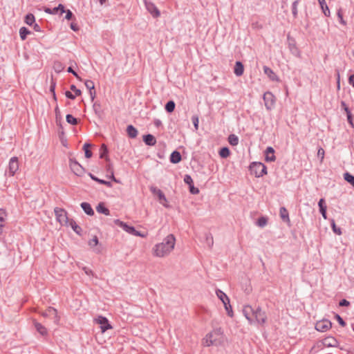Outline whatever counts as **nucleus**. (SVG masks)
<instances>
[{"label":"nucleus","instance_id":"f257e3e1","mask_svg":"<svg viewBox=\"0 0 354 354\" xmlns=\"http://www.w3.org/2000/svg\"><path fill=\"white\" fill-rule=\"evenodd\" d=\"M175 244V236L173 234H169L161 243H157L153 247L152 254L159 258L165 257L173 251Z\"/></svg>","mask_w":354,"mask_h":354},{"label":"nucleus","instance_id":"f03ea898","mask_svg":"<svg viewBox=\"0 0 354 354\" xmlns=\"http://www.w3.org/2000/svg\"><path fill=\"white\" fill-rule=\"evenodd\" d=\"M243 313L250 324L263 325L266 322V313L259 307L254 308L249 305L245 306Z\"/></svg>","mask_w":354,"mask_h":354},{"label":"nucleus","instance_id":"7ed1b4c3","mask_svg":"<svg viewBox=\"0 0 354 354\" xmlns=\"http://www.w3.org/2000/svg\"><path fill=\"white\" fill-rule=\"evenodd\" d=\"M226 342V337L221 328H217L207 334L202 339V345L205 347L222 346Z\"/></svg>","mask_w":354,"mask_h":354},{"label":"nucleus","instance_id":"20e7f679","mask_svg":"<svg viewBox=\"0 0 354 354\" xmlns=\"http://www.w3.org/2000/svg\"><path fill=\"white\" fill-rule=\"evenodd\" d=\"M250 170L257 177H261L267 174L266 167L261 162H253L250 165Z\"/></svg>","mask_w":354,"mask_h":354},{"label":"nucleus","instance_id":"39448f33","mask_svg":"<svg viewBox=\"0 0 354 354\" xmlns=\"http://www.w3.org/2000/svg\"><path fill=\"white\" fill-rule=\"evenodd\" d=\"M54 211L57 221L62 225H68L70 220L67 216L66 212L58 207H56Z\"/></svg>","mask_w":354,"mask_h":354},{"label":"nucleus","instance_id":"423d86ee","mask_svg":"<svg viewBox=\"0 0 354 354\" xmlns=\"http://www.w3.org/2000/svg\"><path fill=\"white\" fill-rule=\"evenodd\" d=\"M94 322L100 325L102 333H105L107 330L113 328L107 318L103 316H98L95 318Z\"/></svg>","mask_w":354,"mask_h":354},{"label":"nucleus","instance_id":"0eeeda50","mask_svg":"<svg viewBox=\"0 0 354 354\" xmlns=\"http://www.w3.org/2000/svg\"><path fill=\"white\" fill-rule=\"evenodd\" d=\"M114 223L116 225L121 227L124 231H126L129 234L138 236H143V235H142L139 232L136 230V229L133 227L128 225L126 223H124L120 220H115Z\"/></svg>","mask_w":354,"mask_h":354},{"label":"nucleus","instance_id":"6e6552de","mask_svg":"<svg viewBox=\"0 0 354 354\" xmlns=\"http://www.w3.org/2000/svg\"><path fill=\"white\" fill-rule=\"evenodd\" d=\"M265 106L268 110H271L275 104V97L270 92H266L263 95Z\"/></svg>","mask_w":354,"mask_h":354},{"label":"nucleus","instance_id":"1a4fd4ad","mask_svg":"<svg viewBox=\"0 0 354 354\" xmlns=\"http://www.w3.org/2000/svg\"><path fill=\"white\" fill-rule=\"evenodd\" d=\"M19 160L17 157H12L10 158L8 164V173L10 176H13L16 172L19 170Z\"/></svg>","mask_w":354,"mask_h":354},{"label":"nucleus","instance_id":"9d476101","mask_svg":"<svg viewBox=\"0 0 354 354\" xmlns=\"http://www.w3.org/2000/svg\"><path fill=\"white\" fill-rule=\"evenodd\" d=\"M150 190L152 192V194L155 196H156L159 200V202L164 206L167 207V198L163 194V192L158 188L156 187H151Z\"/></svg>","mask_w":354,"mask_h":354},{"label":"nucleus","instance_id":"9b49d317","mask_svg":"<svg viewBox=\"0 0 354 354\" xmlns=\"http://www.w3.org/2000/svg\"><path fill=\"white\" fill-rule=\"evenodd\" d=\"M331 322L327 319H323L316 323L315 328L318 331L325 332L331 328Z\"/></svg>","mask_w":354,"mask_h":354},{"label":"nucleus","instance_id":"f8f14e48","mask_svg":"<svg viewBox=\"0 0 354 354\" xmlns=\"http://www.w3.org/2000/svg\"><path fill=\"white\" fill-rule=\"evenodd\" d=\"M70 167L72 171L77 176H82L84 172V168L75 160H70Z\"/></svg>","mask_w":354,"mask_h":354},{"label":"nucleus","instance_id":"ddd939ff","mask_svg":"<svg viewBox=\"0 0 354 354\" xmlns=\"http://www.w3.org/2000/svg\"><path fill=\"white\" fill-rule=\"evenodd\" d=\"M41 315L44 317H50L52 318L55 322L57 323L59 321V318L57 316V313L56 309L54 308L50 307L47 308L45 311L41 313Z\"/></svg>","mask_w":354,"mask_h":354},{"label":"nucleus","instance_id":"4468645a","mask_svg":"<svg viewBox=\"0 0 354 354\" xmlns=\"http://www.w3.org/2000/svg\"><path fill=\"white\" fill-rule=\"evenodd\" d=\"M263 71L270 80L274 81V82L279 81L278 76L270 68L265 66H263Z\"/></svg>","mask_w":354,"mask_h":354},{"label":"nucleus","instance_id":"2eb2a0df","mask_svg":"<svg viewBox=\"0 0 354 354\" xmlns=\"http://www.w3.org/2000/svg\"><path fill=\"white\" fill-rule=\"evenodd\" d=\"M147 10L152 15L153 17H158L160 15V11L157 7L152 3H146Z\"/></svg>","mask_w":354,"mask_h":354},{"label":"nucleus","instance_id":"dca6fc26","mask_svg":"<svg viewBox=\"0 0 354 354\" xmlns=\"http://www.w3.org/2000/svg\"><path fill=\"white\" fill-rule=\"evenodd\" d=\"M266 160L268 162L274 161L276 158L274 156V150L272 147H269L266 150Z\"/></svg>","mask_w":354,"mask_h":354},{"label":"nucleus","instance_id":"f3484780","mask_svg":"<svg viewBox=\"0 0 354 354\" xmlns=\"http://www.w3.org/2000/svg\"><path fill=\"white\" fill-rule=\"evenodd\" d=\"M216 296L219 298V299L223 302V305H229L230 303V299L226 295L225 293H224L221 290H217L216 291Z\"/></svg>","mask_w":354,"mask_h":354},{"label":"nucleus","instance_id":"a211bd4d","mask_svg":"<svg viewBox=\"0 0 354 354\" xmlns=\"http://www.w3.org/2000/svg\"><path fill=\"white\" fill-rule=\"evenodd\" d=\"M86 87L90 91V95L92 100L95 97V85L93 81L86 80L84 82Z\"/></svg>","mask_w":354,"mask_h":354},{"label":"nucleus","instance_id":"6ab92c4d","mask_svg":"<svg viewBox=\"0 0 354 354\" xmlns=\"http://www.w3.org/2000/svg\"><path fill=\"white\" fill-rule=\"evenodd\" d=\"M323 344L327 347H334L337 346V340L333 337H327L324 339Z\"/></svg>","mask_w":354,"mask_h":354},{"label":"nucleus","instance_id":"aec40b11","mask_svg":"<svg viewBox=\"0 0 354 354\" xmlns=\"http://www.w3.org/2000/svg\"><path fill=\"white\" fill-rule=\"evenodd\" d=\"M234 72L237 76H241L243 74L244 67L241 62H236Z\"/></svg>","mask_w":354,"mask_h":354},{"label":"nucleus","instance_id":"412c9836","mask_svg":"<svg viewBox=\"0 0 354 354\" xmlns=\"http://www.w3.org/2000/svg\"><path fill=\"white\" fill-rule=\"evenodd\" d=\"M320 212L324 219L327 218L326 216V205H325L324 199L321 198L318 203Z\"/></svg>","mask_w":354,"mask_h":354},{"label":"nucleus","instance_id":"4be33fe9","mask_svg":"<svg viewBox=\"0 0 354 354\" xmlns=\"http://www.w3.org/2000/svg\"><path fill=\"white\" fill-rule=\"evenodd\" d=\"M144 142L146 145L149 146H153L156 143L155 137L151 134H148L144 137Z\"/></svg>","mask_w":354,"mask_h":354},{"label":"nucleus","instance_id":"5701e85b","mask_svg":"<svg viewBox=\"0 0 354 354\" xmlns=\"http://www.w3.org/2000/svg\"><path fill=\"white\" fill-rule=\"evenodd\" d=\"M82 208L84 209L86 214L88 215L92 216L94 214V212L91 206V205L88 203H82L81 204Z\"/></svg>","mask_w":354,"mask_h":354},{"label":"nucleus","instance_id":"b1692460","mask_svg":"<svg viewBox=\"0 0 354 354\" xmlns=\"http://www.w3.org/2000/svg\"><path fill=\"white\" fill-rule=\"evenodd\" d=\"M96 210L97 212L104 214L105 215H109V210L104 206L103 203H100L96 207Z\"/></svg>","mask_w":354,"mask_h":354},{"label":"nucleus","instance_id":"393cba45","mask_svg":"<svg viewBox=\"0 0 354 354\" xmlns=\"http://www.w3.org/2000/svg\"><path fill=\"white\" fill-rule=\"evenodd\" d=\"M35 327L38 333H39L41 335H46L48 332L46 328L42 326L41 324L35 322L34 323Z\"/></svg>","mask_w":354,"mask_h":354},{"label":"nucleus","instance_id":"a878e982","mask_svg":"<svg viewBox=\"0 0 354 354\" xmlns=\"http://www.w3.org/2000/svg\"><path fill=\"white\" fill-rule=\"evenodd\" d=\"M318 1H319V5L321 6V8H322L324 14L326 16H329L330 10H329L328 7L326 3V1L325 0H318Z\"/></svg>","mask_w":354,"mask_h":354},{"label":"nucleus","instance_id":"bb28decb","mask_svg":"<svg viewBox=\"0 0 354 354\" xmlns=\"http://www.w3.org/2000/svg\"><path fill=\"white\" fill-rule=\"evenodd\" d=\"M181 160V156L179 152L174 151L171 154L170 161L173 163H178Z\"/></svg>","mask_w":354,"mask_h":354},{"label":"nucleus","instance_id":"cd10ccee","mask_svg":"<svg viewBox=\"0 0 354 354\" xmlns=\"http://www.w3.org/2000/svg\"><path fill=\"white\" fill-rule=\"evenodd\" d=\"M279 213H280L281 218L283 221H285L286 222H290L288 212L287 209L285 207H281Z\"/></svg>","mask_w":354,"mask_h":354},{"label":"nucleus","instance_id":"c85d7f7f","mask_svg":"<svg viewBox=\"0 0 354 354\" xmlns=\"http://www.w3.org/2000/svg\"><path fill=\"white\" fill-rule=\"evenodd\" d=\"M127 133L129 135V137L131 138H136L138 135V131L137 129L133 127L132 125H129L127 127Z\"/></svg>","mask_w":354,"mask_h":354},{"label":"nucleus","instance_id":"c756f323","mask_svg":"<svg viewBox=\"0 0 354 354\" xmlns=\"http://www.w3.org/2000/svg\"><path fill=\"white\" fill-rule=\"evenodd\" d=\"M8 213L4 209H0V224L5 225L7 220Z\"/></svg>","mask_w":354,"mask_h":354},{"label":"nucleus","instance_id":"7c9ffc66","mask_svg":"<svg viewBox=\"0 0 354 354\" xmlns=\"http://www.w3.org/2000/svg\"><path fill=\"white\" fill-rule=\"evenodd\" d=\"M90 177L95 181L96 182H98L100 184H102V185H105L109 187H111L112 186L111 183L110 182H108V181H106V180H101V179H99L97 178V177L94 176L93 174H89Z\"/></svg>","mask_w":354,"mask_h":354},{"label":"nucleus","instance_id":"2f4dec72","mask_svg":"<svg viewBox=\"0 0 354 354\" xmlns=\"http://www.w3.org/2000/svg\"><path fill=\"white\" fill-rule=\"evenodd\" d=\"M30 32L25 27H22L19 30L20 37L22 40H25L27 35H29Z\"/></svg>","mask_w":354,"mask_h":354},{"label":"nucleus","instance_id":"473e14b6","mask_svg":"<svg viewBox=\"0 0 354 354\" xmlns=\"http://www.w3.org/2000/svg\"><path fill=\"white\" fill-rule=\"evenodd\" d=\"M228 141L230 145H232L233 146H236L239 143V138L236 135L231 134V135H230V136L228 138Z\"/></svg>","mask_w":354,"mask_h":354},{"label":"nucleus","instance_id":"72a5a7b5","mask_svg":"<svg viewBox=\"0 0 354 354\" xmlns=\"http://www.w3.org/2000/svg\"><path fill=\"white\" fill-rule=\"evenodd\" d=\"M68 225L71 226L76 233L80 234L81 228L76 224L74 221H69Z\"/></svg>","mask_w":354,"mask_h":354},{"label":"nucleus","instance_id":"f704fd0d","mask_svg":"<svg viewBox=\"0 0 354 354\" xmlns=\"http://www.w3.org/2000/svg\"><path fill=\"white\" fill-rule=\"evenodd\" d=\"M175 103L174 101H169L165 105V109L167 112L171 113L175 109Z\"/></svg>","mask_w":354,"mask_h":354},{"label":"nucleus","instance_id":"c9c22d12","mask_svg":"<svg viewBox=\"0 0 354 354\" xmlns=\"http://www.w3.org/2000/svg\"><path fill=\"white\" fill-rule=\"evenodd\" d=\"M230 154V151L228 148L223 147L219 151V155L222 158H227Z\"/></svg>","mask_w":354,"mask_h":354},{"label":"nucleus","instance_id":"e433bc0d","mask_svg":"<svg viewBox=\"0 0 354 354\" xmlns=\"http://www.w3.org/2000/svg\"><path fill=\"white\" fill-rule=\"evenodd\" d=\"M344 180L354 187V176L348 173L344 175Z\"/></svg>","mask_w":354,"mask_h":354},{"label":"nucleus","instance_id":"4c0bfd02","mask_svg":"<svg viewBox=\"0 0 354 354\" xmlns=\"http://www.w3.org/2000/svg\"><path fill=\"white\" fill-rule=\"evenodd\" d=\"M68 123L75 125L77 124V120L73 115L68 114L66 117Z\"/></svg>","mask_w":354,"mask_h":354},{"label":"nucleus","instance_id":"58836bf2","mask_svg":"<svg viewBox=\"0 0 354 354\" xmlns=\"http://www.w3.org/2000/svg\"><path fill=\"white\" fill-rule=\"evenodd\" d=\"M91 147L89 144H84V150L85 152V156L87 158H90L92 156V152L88 149V148Z\"/></svg>","mask_w":354,"mask_h":354},{"label":"nucleus","instance_id":"ea45409f","mask_svg":"<svg viewBox=\"0 0 354 354\" xmlns=\"http://www.w3.org/2000/svg\"><path fill=\"white\" fill-rule=\"evenodd\" d=\"M25 22L28 25H32L35 22V17L32 14H28L26 15L25 19Z\"/></svg>","mask_w":354,"mask_h":354},{"label":"nucleus","instance_id":"a19ab883","mask_svg":"<svg viewBox=\"0 0 354 354\" xmlns=\"http://www.w3.org/2000/svg\"><path fill=\"white\" fill-rule=\"evenodd\" d=\"M331 226H332V229H333V231L334 232V233H335L336 234H338V235L342 234L341 229L336 226L334 220L331 221Z\"/></svg>","mask_w":354,"mask_h":354},{"label":"nucleus","instance_id":"79ce46f5","mask_svg":"<svg viewBox=\"0 0 354 354\" xmlns=\"http://www.w3.org/2000/svg\"><path fill=\"white\" fill-rule=\"evenodd\" d=\"M257 223L259 226L263 227L267 223V218L265 217H261L258 219Z\"/></svg>","mask_w":354,"mask_h":354},{"label":"nucleus","instance_id":"37998d69","mask_svg":"<svg viewBox=\"0 0 354 354\" xmlns=\"http://www.w3.org/2000/svg\"><path fill=\"white\" fill-rule=\"evenodd\" d=\"M224 307L227 315L231 317H233V311L230 304L229 303V305H224Z\"/></svg>","mask_w":354,"mask_h":354},{"label":"nucleus","instance_id":"c03bdc74","mask_svg":"<svg viewBox=\"0 0 354 354\" xmlns=\"http://www.w3.org/2000/svg\"><path fill=\"white\" fill-rule=\"evenodd\" d=\"M194 128L196 130L198 129V118L196 115H194L192 118Z\"/></svg>","mask_w":354,"mask_h":354},{"label":"nucleus","instance_id":"a18cd8bd","mask_svg":"<svg viewBox=\"0 0 354 354\" xmlns=\"http://www.w3.org/2000/svg\"><path fill=\"white\" fill-rule=\"evenodd\" d=\"M184 181L185 183H187L189 186L193 185V180L189 175H185V176L184 178Z\"/></svg>","mask_w":354,"mask_h":354},{"label":"nucleus","instance_id":"49530a36","mask_svg":"<svg viewBox=\"0 0 354 354\" xmlns=\"http://www.w3.org/2000/svg\"><path fill=\"white\" fill-rule=\"evenodd\" d=\"M88 244L91 247L96 246L98 244V239L97 236H94L91 240H90Z\"/></svg>","mask_w":354,"mask_h":354},{"label":"nucleus","instance_id":"de8ad7c7","mask_svg":"<svg viewBox=\"0 0 354 354\" xmlns=\"http://www.w3.org/2000/svg\"><path fill=\"white\" fill-rule=\"evenodd\" d=\"M324 150L322 148H319L317 151V156L320 158L321 162L323 161L324 158Z\"/></svg>","mask_w":354,"mask_h":354},{"label":"nucleus","instance_id":"09e8293b","mask_svg":"<svg viewBox=\"0 0 354 354\" xmlns=\"http://www.w3.org/2000/svg\"><path fill=\"white\" fill-rule=\"evenodd\" d=\"M71 89L74 91L75 95L79 96L81 95V91L77 89L75 85H71Z\"/></svg>","mask_w":354,"mask_h":354},{"label":"nucleus","instance_id":"8fccbe9b","mask_svg":"<svg viewBox=\"0 0 354 354\" xmlns=\"http://www.w3.org/2000/svg\"><path fill=\"white\" fill-rule=\"evenodd\" d=\"M346 115H347V120H348V122H349V124L353 127H354V124L353 123V120H352V115H351V112L349 111L348 113H346Z\"/></svg>","mask_w":354,"mask_h":354},{"label":"nucleus","instance_id":"3c124183","mask_svg":"<svg viewBox=\"0 0 354 354\" xmlns=\"http://www.w3.org/2000/svg\"><path fill=\"white\" fill-rule=\"evenodd\" d=\"M190 187V192L194 194H198L199 190L198 188H195L193 185L189 186Z\"/></svg>","mask_w":354,"mask_h":354},{"label":"nucleus","instance_id":"603ef678","mask_svg":"<svg viewBox=\"0 0 354 354\" xmlns=\"http://www.w3.org/2000/svg\"><path fill=\"white\" fill-rule=\"evenodd\" d=\"M336 318L341 326H344L346 325V323L339 315H337Z\"/></svg>","mask_w":354,"mask_h":354},{"label":"nucleus","instance_id":"864d4df0","mask_svg":"<svg viewBox=\"0 0 354 354\" xmlns=\"http://www.w3.org/2000/svg\"><path fill=\"white\" fill-rule=\"evenodd\" d=\"M337 16H338V17H339V21H340V23H341L342 24H343V25H346V21L344 20V19H343V16H342V12H341L340 11H339V12H337Z\"/></svg>","mask_w":354,"mask_h":354},{"label":"nucleus","instance_id":"5fc2aeb1","mask_svg":"<svg viewBox=\"0 0 354 354\" xmlns=\"http://www.w3.org/2000/svg\"><path fill=\"white\" fill-rule=\"evenodd\" d=\"M350 305V303L348 301L346 300V299H342L340 302H339V306H348Z\"/></svg>","mask_w":354,"mask_h":354},{"label":"nucleus","instance_id":"6e6d98bb","mask_svg":"<svg viewBox=\"0 0 354 354\" xmlns=\"http://www.w3.org/2000/svg\"><path fill=\"white\" fill-rule=\"evenodd\" d=\"M65 12L66 13V17H65L66 19H68V20H70L72 18V17H73L72 12L70 10H68Z\"/></svg>","mask_w":354,"mask_h":354},{"label":"nucleus","instance_id":"4d7b16f0","mask_svg":"<svg viewBox=\"0 0 354 354\" xmlns=\"http://www.w3.org/2000/svg\"><path fill=\"white\" fill-rule=\"evenodd\" d=\"M65 95L66 96L68 97V98H70V99H72V100H74L75 96L74 95H73L70 91H66L65 93Z\"/></svg>","mask_w":354,"mask_h":354},{"label":"nucleus","instance_id":"13d9d810","mask_svg":"<svg viewBox=\"0 0 354 354\" xmlns=\"http://www.w3.org/2000/svg\"><path fill=\"white\" fill-rule=\"evenodd\" d=\"M68 72L73 73L77 79L81 80L78 75L72 69L71 67H69L67 70Z\"/></svg>","mask_w":354,"mask_h":354},{"label":"nucleus","instance_id":"bf43d9fd","mask_svg":"<svg viewBox=\"0 0 354 354\" xmlns=\"http://www.w3.org/2000/svg\"><path fill=\"white\" fill-rule=\"evenodd\" d=\"M341 105L342 106V108L344 109V110L345 111L346 113H348L350 111L348 108V106H346V104H345L344 102H341Z\"/></svg>","mask_w":354,"mask_h":354},{"label":"nucleus","instance_id":"052dcab7","mask_svg":"<svg viewBox=\"0 0 354 354\" xmlns=\"http://www.w3.org/2000/svg\"><path fill=\"white\" fill-rule=\"evenodd\" d=\"M348 82L354 87V75H352L348 78Z\"/></svg>","mask_w":354,"mask_h":354},{"label":"nucleus","instance_id":"680f3d73","mask_svg":"<svg viewBox=\"0 0 354 354\" xmlns=\"http://www.w3.org/2000/svg\"><path fill=\"white\" fill-rule=\"evenodd\" d=\"M71 28L74 31H77L79 30L77 25L73 23L71 24Z\"/></svg>","mask_w":354,"mask_h":354},{"label":"nucleus","instance_id":"e2e57ef3","mask_svg":"<svg viewBox=\"0 0 354 354\" xmlns=\"http://www.w3.org/2000/svg\"><path fill=\"white\" fill-rule=\"evenodd\" d=\"M58 10L61 11L62 13L65 12L66 10H64V7L62 4H59L58 6Z\"/></svg>","mask_w":354,"mask_h":354},{"label":"nucleus","instance_id":"0e129e2a","mask_svg":"<svg viewBox=\"0 0 354 354\" xmlns=\"http://www.w3.org/2000/svg\"><path fill=\"white\" fill-rule=\"evenodd\" d=\"M110 178H111V179H112V180H113L114 182H115V183H119V180H117V179L115 178V176H114V175H113V171L111 172V176H110Z\"/></svg>","mask_w":354,"mask_h":354},{"label":"nucleus","instance_id":"69168bd1","mask_svg":"<svg viewBox=\"0 0 354 354\" xmlns=\"http://www.w3.org/2000/svg\"><path fill=\"white\" fill-rule=\"evenodd\" d=\"M84 270L85 273L86 274H88V275L92 274V271L90 269L87 268H84Z\"/></svg>","mask_w":354,"mask_h":354},{"label":"nucleus","instance_id":"338daca9","mask_svg":"<svg viewBox=\"0 0 354 354\" xmlns=\"http://www.w3.org/2000/svg\"><path fill=\"white\" fill-rule=\"evenodd\" d=\"M58 6L56 7V8H54L53 10H52V15H55L57 12L58 11Z\"/></svg>","mask_w":354,"mask_h":354},{"label":"nucleus","instance_id":"774afa93","mask_svg":"<svg viewBox=\"0 0 354 354\" xmlns=\"http://www.w3.org/2000/svg\"><path fill=\"white\" fill-rule=\"evenodd\" d=\"M44 11H45L46 13L52 14V10H51L50 8H46L44 9Z\"/></svg>","mask_w":354,"mask_h":354}]
</instances>
